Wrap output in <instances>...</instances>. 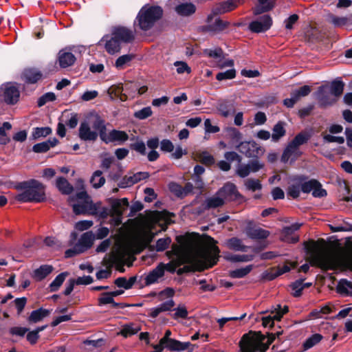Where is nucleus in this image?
<instances>
[{
    "mask_svg": "<svg viewBox=\"0 0 352 352\" xmlns=\"http://www.w3.org/2000/svg\"><path fill=\"white\" fill-rule=\"evenodd\" d=\"M16 188L23 190L16 196V199L19 202L41 203L46 199L45 185L35 179L19 182Z\"/></svg>",
    "mask_w": 352,
    "mask_h": 352,
    "instance_id": "1",
    "label": "nucleus"
},
{
    "mask_svg": "<svg viewBox=\"0 0 352 352\" xmlns=\"http://www.w3.org/2000/svg\"><path fill=\"white\" fill-rule=\"evenodd\" d=\"M306 254L311 266H317L322 270H335L338 267V261L331 255L321 253L318 243L314 240L304 242Z\"/></svg>",
    "mask_w": 352,
    "mask_h": 352,
    "instance_id": "2",
    "label": "nucleus"
},
{
    "mask_svg": "<svg viewBox=\"0 0 352 352\" xmlns=\"http://www.w3.org/2000/svg\"><path fill=\"white\" fill-rule=\"evenodd\" d=\"M163 15V10L159 6H144L138 12L133 23L134 29L146 32L150 30Z\"/></svg>",
    "mask_w": 352,
    "mask_h": 352,
    "instance_id": "3",
    "label": "nucleus"
},
{
    "mask_svg": "<svg viewBox=\"0 0 352 352\" xmlns=\"http://www.w3.org/2000/svg\"><path fill=\"white\" fill-rule=\"evenodd\" d=\"M220 250L218 246L212 245L205 254V258L208 263L206 267H204L201 261L197 258H188L185 261L186 263H190L191 265H185L177 270V274L181 276L185 273L194 272L195 271H203L205 268L212 267L219 261Z\"/></svg>",
    "mask_w": 352,
    "mask_h": 352,
    "instance_id": "4",
    "label": "nucleus"
},
{
    "mask_svg": "<svg viewBox=\"0 0 352 352\" xmlns=\"http://www.w3.org/2000/svg\"><path fill=\"white\" fill-rule=\"evenodd\" d=\"M265 339L261 331H250L241 337L239 352H266L270 346L264 343Z\"/></svg>",
    "mask_w": 352,
    "mask_h": 352,
    "instance_id": "5",
    "label": "nucleus"
},
{
    "mask_svg": "<svg viewBox=\"0 0 352 352\" xmlns=\"http://www.w3.org/2000/svg\"><path fill=\"white\" fill-rule=\"evenodd\" d=\"M217 195L220 196L224 201H245L244 197L239 192L236 186L232 182H226L223 186L220 188L217 193Z\"/></svg>",
    "mask_w": 352,
    "mask_h": 352,
    "instance_id": "6",
    "label": "nucleus"
},
{
    "mask_svg": "<svg viewBox=\"0 0 352 352\" xmlns=\"http://www.w3.org/2000/svg\"><path fill=\"white\" fill-rule=\"evenodd\" d=\"M238 151L248 157L258 158L263 155L265 149L255 141H244L236 145Z\"/></svg>",
    "mask_w": 352,
    "mask_h": 352,
    "instance_id": "7",
    "label": "nucleus"
},
{
    "mask_svg": "<svg viewBox=\"0 0 352 352\" xmlns=\"http://www.w3.org/2000/svg\"><path fill=\"white\" fill-rule=\"evenodd\" d=\"M3 91L1 96L3 101L8 104H15L18 102L20 97V92L16 86L12 82H8L1 87Z\"/></svg>",
    "mask_w": 352,
    "mask_h": 352,
    "instance_id": "8",
    "label": "nucleus"
},
{
    "mask_svg": "<svg viewBox=\"0 0 352 352\" xmlns=\"http://www.w3.org/2000/svg\"><path fill=\"white\" fill-rule=\"evenodd\" d=\"M272 25V19L269 14H264L258 19L250 23L248 29L254 33L265 32L270 29Z\"/></svg>",
    "mask_w": 352,
    "mask_h": 352,
    "instance_id": "9",
    "label": "nucleus"
},
{
    "mask_svg": "<svg viewBox=\"0 0 352 352\" xmlns=\"http://www.w3.org/2000/svg\"><path fill=\"white\" fill-rule=\"evenodd\" d=\"M98 45H104L107 52L109 54H114L119 52L121 50V44L118 42L112 34H105L100 40Z\"/></svg>",
    "mask_w": 352,
    "mask_h": 352,
    "instance_id": "10",
    "label": "nucleus"
},
{
    "mask_svg": "<svg viewBox=\"0 0 352 352\" xmlns=\"http://www.w3.org/2000/svg\"><path fill=\"white\" fill-rule=\"evenodd\" d=\"M111 33L120 44L121 43H129L133 42L135 39L133 32L124 26L113 28Z\"/></svg>",
    "mask_w": 352,
    "mask_h": 352,
    "instance_id": "11",
    "label": "nucleus"
},
{
    "mask_svg": "<svg viewBox=\"0 0 352 352\" xmlns=\"http://www.w3.org/2000/svg\"><path fill=\"white\" fill-rule=\"evenodd\" d=\"M263 167V163L260 162L258 158H254V160L249 161L247 164L240 166L236 170V173L239 177L244 178L248 176L250 173H256Z\"/></svg>",
    "mask_w": 352,
    "mask_h": 352,
    "instance_id": "12",
    "label": "nucleus"
},
{
    "mask_svg": "<svg viewBox=\"0 0 352 352\" xmlns=\"http://www.w3.org/2000/svg\"><path fill=\"white\" fill-rule=\"evenodd\" d=\"M111 216H123L124 212L129 207L127 198L110 199Z\"/></svg>",
    "mask_w": 352,
    "mask_h": 352,
    "instance_id": "13",
    "label": "nucleus"
},
{
    "mask_svg": "<svg viewBox=\"0 0 352 352\" xmlns=\"http://www.w3.org/2000/svg\"><path fill=\"white\" fill-rule=\"evenodd\" d=\"M43 73L35 67H28L23 69L21 78L26 84H35L43 78Z\"/></svg>",
    "mask_w": 352,
    "mask_h": 352,
    "instance_id": "14",
    "label": "nucleus"
},
{
    "mask_svg": "<svg viewBox=\"0 0 352 352\" xmlns=\"http://www.w3.org/2000/svg\"><path fill=\"white\" fill-rule=\"evenodd\" d=\"M244 1L245 0H227L220 2L214 7V13L222 14L229 12L243 4Z\"/></svg>",
    "mask_w": 352,
    "mask_h": 352,
    "instance_id": "15",
    "label": "nucleus"
},
{
    "mask_svg": "<svg viewBox=\"0 0 352 352\" xmlns=\"http://www.w3.org/2000/svg\"><path fill=\"white\" fill-rule=\"evenodd\" d=\"M78 137L82 141L95 142L98 137L97 131H92L86 121L82 122L78 129Z\"/></svg>",
    "mask_w": 352,
    "mask_h": 352,
    "instance_id": "16",
    "label": "nucleus"
},
{
    "mask_svg": "<svg viewBox=\"0 0 352 352\" xmlns=\"http://www.w3.org/2000/svg\"><path fill=\"white\" fill-rule=\"evenodd\" d=\"M129 139V135L124 131H120L117 129H113L105 135L104 140L102 142L105 144H109L111 142H118L119 144H122Z\"/></svg>",
    "mask_w": 352,
    "mask_h": 352,
    "instance_id": "17",
    "label": "nucleus"
},
{
    "mask_svg": "<svg viewBox=\"0 0 352 352\" xmlns=\"http://www.w3.org/2000/svg\"><path fill=\"white\" fill-rule=\"evenodd\" d=\"M307 177L303 175H296L292 178V181L298 183L300 186L301 191L304 193H309L313 190L315 187L316 179H311L309 181H306Z\"/></svg>",
    "mask_w": 352,
    "mask_h": 352,
    "instance_id": "18",
    "label": "nucleus"
},
{
    "mask_svg": "<svg viewBox=\"0 0 352 352\" xmlns=\"http://www.w3.org/2000/svg\"><path fill=\"white\" fill-rule=\"evenodd\" d=\"M170 217H175V214L169 212L166 210L161 212L156 211L155 214V220L158 223L159 226L162 228V230L165 231L168 227V225L173 223L170 220Z\"/></svg>",
    "mask_w": 352,
    "mask_h": 352,
    "instance_id": "19",
    "label": "nucleus"
},
{
    "mask_svg": "<svg viewBox=\"0 0 352 352\" xmlns=\"http://www.w3.org/2000/svg\"><path fill=\"white\" fill-rule=\"evenodd\" d=\"M76 60L75 56L72 52L60 50L58 54V61L61 68L73 65Z\"/></svg>",
    "mask_w": 352,
    "mask_h": 352,
    "instance_id": "20",
    "label": "nucleus"
},
{
    "mask_svg": "<svg viewBox=\"0 0 352 352\" xmlns=\"http://www.w3.org/2000/svg\"><path fill=\"white\" fill-rule=\"evenodd\" d=\"M164 275V267L162 265H157L151 270L145 277V285L148 286L158 282V279Z\"/></svg>",
    "mask_w": 352,
    "mask_h": 352,
    "instance_id": "21",
    "label": "nucleus"
},
{
    "mask_svg": "<svg viewBox=\"0 0 352 352\" xmlns=\"http://www.w3.org/2000/svg\"><path fill=\"white\" fill-rule=\"evenodd\" d=\"M196 10V6L190 2L181 3L175 8L177 14L182 16H190L195 13Z\"/></svg>",
    "mask_w": 352,
    "mask_h": 352,
    "instance_id": "22",
    "label": "nucleus"
},
{
    "mask_svg": "<svg viewBox=\"0 0 352 352\" xmlns=\"http://www.w3.org/2000/svg\"><path fill=\"white\" fill-rule=\"evenodd\" d=\"M270 234L268 230L261 228L248 227L246 229V234L251 239H265Z\"/></svg>",
    "mask_w": 352,
    "mask_h": 352,
    "instance_id": "23",
    "label": "nucleus"
},
{
    "mask_svg": "<svg viewBox=\"0 0 352 352\" xmlns=\"http://www.w3.org/2000/svg\"><path fill=\"white\" fill-rule=\"evenodd\" d=\"M51 313L49 309L42 307L32 311L28 318L29 323H37L42 321L45 318L47 317Z\"/></svg>",
    "mask_w": 352,
    "mask_h": 352,
    "instance_id": "24",
    "label": "nucleus"
},
{
    "mask_svg": "<svg viewBox=\"0 0 352 352\" xmlns=\"http://www.w3.org/2000/svg\"><path fill=\"white\" fill-rule=\"evenodd\" d=\"M54 267L50 265H42L33 272L32 277L36 281H41L52 272Z\"/></svg>",
    "mask_w": 352,
    "mask_h": 352,
    "instance_id": "25",
    "label": "nucleus"
},
{
    "mask_svg": "<svg viewBox=\"0 0 352 352\" xmlns=\"http://www.w3.org/2000/svg\"><path fill=\"white\" fill-rule=\"evenodd\" d=\"M324 86H320L317 92L319 106L321 108L332 106L336 101L335 99H331L327 94H324Z\"/></svg>",
    "mask_w": 352,
    "mask_h": 352,
    "instance_id": "26",
    "label": "nucleus"
},
{
    "mask_svg": "<svg viewBox=\"0 0 352 352\" xmlns=\"http://www.w3.org/2000/svg\"><path fill=\"white\" fill-rule=\"evenodd\" d=\"M285 122L278 121L272 128V141L278 142L286 135Z\"/></svg>",
    "mask_w": 352,
    "mask_h": 352,
    "instance_id": "27",
    "label": "nucleus"
},
{
    "mask_svg": "<svg viewBox=\"0 0 352 352\" xmlns=\"http://www.w3.org/2000/svg\"><path fill=\"white\" fill-rule=\"evenodd\" d=\"M94 239V238L91 232H87L82 234L76 244L80 250H83L84 252L92 246Z\"/></svg>",
    "mask_w": 352,
    "mask_h": 352,
    "instance_id": "28",
    "label": "nucleus"
},
{
    "mask_svg": "<svg viewBox=\"0 0 352 352\" xmlns=\"http://www.w3.org/2000/svg\"><path fill=\"white\" fill-rule=\"evenodd\" d=\"M225 244L228 248L234 251L247 252L248 248H249L248 246L243 245L242 241L237 237L228 239Z\"/></svg>",
    "mask_w": 352,
    "mask_h": 352,
    "instance_id": "29",
    "label": "nucleus"
},
{
    "mask_svg": "<svg viewBox=\"0 0 352 352\" xmlns=\"http://www.w3.org/2000/svg\"><path fill=\"white\" fill-rule=\"evenodd\" d=\"M337 292L345 296H352V283L341 279L337 286Z\"/></svg>",
    "mask_w": 352,
    "mask_h": 352,
    "instance_id": "30",
    "label": "nucleus"
},
{
    "mask_svg": "<svg viewBox=\"0 0 352 352\" xmlns=\"http://www.w3.org/2000/svg\"><path fill=\"white\" fill-rule=\"evenodd\" d=\"M56 187L63 195H69L74 190L72 185L63 177H59L56 179Z\"/></svg>",
    "mask_w": 352,
    "mask_h": 352,
    "instance_id": "31",
    "label": "nucleus"
},
{
    "mask_svg": "<svg viewBox=\"0 0 352 352\" xmlns=\"http://www.w3.org/2000/svg\"><path fill=\"white\" fill-rule=\"evenodd\" d=\"M68 272H63L59 274L54 280L50 284L48 289L50 292H57L64 283L66 277L69 276Z\"/></svg>",
    "mask_w": 352,
    "mask_h": 352,
    "instance_id": "32",
    "label": "nucleus"
},
{
    "mask_svg": "<svg viewBox=\"0 0 352 352\" xmlns=\"http://www.w3.org/2000/svg\"><path fill=\"white\" fill-rule=\"evenodd\" d=\"M93 128L97 131L98 136L102 141L107 135V126L104 120L99 116L97 117L93 123Z\"/></svg>",
    "mask_w": 352,
    "mask_h": 352,
    "instance_id": "33",
    "label": "nucleus"
},
{
    "mask_svg": "<svg viewBox=\"0 0 352 352\" xmlns=\"http://www.w3.org/2000/svg\"><path fill=\"white\" fill-rule=\"evenodd\" d=\"M294 142L292 140L288 143L285 148L284 149L283 154L280 157V161L283 163L288 162L289 158L293 154L296 153V151L299 147H297Z\"/></svg>",
    "mask_w": 352,
    "mask_h": 352,
    "instance_id": "34",
    "label": "nucleus"
},
{
    "mask_svg": "<svg viewBox=\"0 0 352 352\" xmlns=\"http://www.w3.org/2000/svg\"><path fill=\"white\" fill-rule=\"evenodd\" d=\"M223 257L226 261H231L233 263L248 262V261H251L254 259V255H251V254L238 255V254H232L228 252L225 254Z\"/></svg>",
    "mask_w": 352,
    "mask_h": 352,
    "instance_id": "35",
    "label": "nucleus"
},
{
    "mask_svg": "<svg viewBox=\"0 0 352 352\" xmlns=\"http://www.w3.org/2000/svg\"><path fill=\"white\" fill-rule=\"evenodd\" d=\"M225 204V201L220 196L207 198L205 201V210L217 208Z\"/></svg>",
    "mask_w": 352,
    "mask_h": 352,
    "instance_id": "36",
    "label": "nucleus"
},
{
    "mask_svg": "<svg viewBox=\"0 0 352 352\" xmlns=\"http://www.w3.org/2000/svg\"><path fill=\"white\" fill-rule=\"evenodd\" d=\"M253 269L252 265L241 267L229 272V276L232 278H241L247 276Z\"/></svg>",
    "mask_w": 352,
    "mask_h": 352,
    "instance_id": "37",
    "label": "nucleus"
},
{
    "mask_svg": "<svg viewBox=\"0 0 352 352\" xmlns=\"http://www.w3.org/2000/svg\"><path fill=\"white\" fill-rule=\"evenodd\" d=\"M52 131L50 126L35 127L33 129L31 139L36 140L41 137H47L52 133Z\"/></svg>",
    "mask_w": 352,
    "mask_h": 352,
    "instance_id": "38",
    "label": "nucleus"
},
{
    "mask_svg": "<svg viewBox=\"0 0 352 352\" xmlns=\"http://www.w3.org/2000/svg\"><path fill=\"white\" fill-rule=\"evenodd\" d=\"M102 175V172L100 170H97L93 173L90 179V183L94 188H99L104 184L105 178Z\"/></svg>",
    "mask_w": 352,
    "mask_h": 352,
    "instance_id": "39",
    "label": "nucleus"
},
{
    "mask_svg": "<svg viewBox=\"0 0 352 352\" xmlns=\"http://www.w3.org/2000/svg\"><path fill=\"white\" fill-rule=\"evenodd\" d=\"M323 336L320 333H314L304 342L302 346L305 351L311 349L322 340Z\"/></svg>",
    "mask_w": 352,
    "mask_h": 352,
    "instance_id": "40",
    "label": "nucleus"
},
{
    "mask_svg": "<svg viewBox=\"0 0 352 352\" xmlns=\"http://www.w3.org/2000/svg\"><path fill=\"white\" fill-rule=\"evenodd\" d=\"M344 83L341 80H335L332 81L330 87V91L336 97L340 96L344 91Z\"/></svg>",
    "mask_w": 352,
    "mask_h": 352,
    "instance_id": "41",
    "label": "nucleus"
},
{
    "mask_svg": "<svg viewBox=\"0 0 352 352\" xmlns=\"http://www.w3.org/2000/svg\"><path fill=\"white\" fill-rule=\"evenodd\" d=\"M134 58L135 55L133 54L120 56L116 59L115 66L118 69H123L126 65H128Z\"/></svg>",
    "mask_w": 352,
    "mask_h": 352,
    "instance_id": "42",
    "label": "nucleus"
},
{
    "mask_svg": "<svg viewBox=\"0 0 352 352\" xmlns=\"http://www.w3.org/2000/svg\"><path fill=\"white\" fill-rule=\"evenodd\" d=\"M139 331H140V326L131 323L124 325L120 331V333L124 338H127L129 336L136 334Z\"/></svg>",
    "mask_w": 352,
    "mask_h": 352,
    "instance_id": "43",
    "label": "nucleus"
},
{
    "mask_svg": "<svg viewBox=\"0 0 352 352\" xmlns=\"http://www.w3.org/2000/svg\"><path fill=\"white\" fill-rule=\"evenodd\" d=\"M311 88L310 86L304 85L302 87H300L298 89L294 90L291 93V95H292L296 98V100L298 101L302 97H305L308 96L311 93Z\"/></svg>",
    "mask_w": 352,
    "mask_h": 352,
    "instance_id": "44",
    "label": "nucleus"
},
{
    "mask_svg": "<svg viewBox=\"0 0 352 352\" xmlns=\"http://www.w3.org/2000/svg\"><path fill=\"white\" fill-rule=\"evenodd\" d=\"M203 54L210 58L215 59L223 58V51L221 47H217L215 49H205L203 51Z\"/></svg>",
    "mask_w": 352,
    "mask_h": 352,
    "instance_id": "45",
    "label": "nucleus"
},
{
    "mask_svg": "<svg viewBox=\"0 0 352 352\" xmlns=\"http://www.w3.org/2000/svg\"><path fill=\"white\" fill-rule=\"evenodd\" d=\"M331 22L336 27H341L348 24H352V14L349 16L342 17L333 16Z\"/></svg>",
    "mask_w": 352,
    "mask_h": 352,
    "instance_id": "46",
    "label": "nucleus"
},
{
    "mask_svg": "<svg viewBox=\"0 0 352 352\" xmlns=\"http://www.w3.org/2000/svg\"><path fill=\"white\" fill-rule=\"evenodd\" d=\"M311 135L306 131H302L298 133L292 140L297 147L306 144L310 139Z\"/></svg>",
    "mask_w": 352,
    "mask_h": 352,
    "instance_id": "47",
    "label": "nucleus"
},
{
    "mask_svg": "<svg viewBox=\"0 0 352 352\" xmlns=\"http://www.w3.org/2000/svg\"><path fill=\"white\" fill-rule=\"evenodd\" d=\"M199 162L207 166H210L215 163L214 157L210 155L208 151L201 152L198 156Z\"/></svg>",
    "mask_w": 352,
    "mask_h": 352,
    "instance_id": "48",
    "label": "nucleus"
},
{
    "mask_svg": "<svg viewBox=\"0 0 352 352\" xmlns=\"http://www.w3.org/2000/svg\"><path fill=\"white\" fill-rule=\"evenodd\" d=\"M274 8V0H271L270 2L267 3L266 5H260L257 6L253 8V14L254 15H259L264 12H269Z\"/></svg>",
    "mask_w": 352,
    "mask_h": 352,
    "instance_id": "49",
    "label": "nucleus"
},
{
    "mask_svg": "<svg viewBox=\"0 0 352 352\" xmlns=\"http://www.w3.org/2000/svg\"><path fill=\"white\" fill-rule=\"evenodd\" d=\"M230 24V22L224 21L220 18H217L215 19V21L212 23L213 32H221L228 28Z\"/></svg>",
    "mask_w": 352,
    "mask_h": 352,
    "instance_id": "50",
    "label": "nucleus"
},
{
    "mask_svg": "<svg viewBox=\"0 0 352 352\" xmlns=\"http://www.w3.org/2000/svg\"><path fill=\"white\" fill-rule=\"evenodd\" d=\"M236 69L232 68L230 69H228L223 72H219L216 75V79L219 81H222L224 80H231L236 77Z\"/></svg>",
    "mask_w": 352,
    "mask_h": 352,
    "instance_id": "51",
    "label": "nucleus"
},
{
    "mask_svg": "<svg viewBox=\"0 0 352 352\" xmlns=\"http://www.w3.org/2000/svg\"><path fill=\"white\" fill-rule=\"evenodd\" d=\"M304 278H300L296 280V281L292 283L289 287L292 288L294 293H292V296L294 297H300L302 295L303 287H302V283L304 281Z\"/></svg>",
    "mask_w": 352,
    "mask_h": 352,
    "instance_id": "52",
    "label": "nucleus"
},
{
    "mask_svg": "<svg viewBox=\"0 0 352 352\" xmlns=\"http://www.w3.org/2000/svg\"><path fill=\"white\" fill-rule=\"evenodd\" d=\"M301 226L300 223H295L289 226L283 228L281 232V238L289 237L294 234V232L299 230Z\"/></svg>",
    "mask_w": 352,
    "mask_h": 352,
    "instance_id": "53",
    "label": "nucleus"
},
{
    "mask_svg": "<svg viewBox=\"0 0 352 352\" xmlns=\"http://www.w3.org/2000/svg\"><path fill=\"white\" fill-rule=\"evenodd\" d=\"M246 188L252 192L260 190L262 188V184L258 179H248L245 182Z\"/></svg>",
    "mask_w": 352,
    "mask_h": 352,
    "instance_id": "54",
    "label": "nucleus"
},
{
    "mask_svg": "<svg viewBox=\"0 0 352 352\" xmlns=\"http://www.w3.org/2000/svg\"><path fill=\"white\" fill-rule=\"evenodd\" d=\"M171 243V239L169 236L159 239L156 241L155 250L157 252H163L166 250Z\"/></svg>",
    "mask_w": 352,
    "mask_h": 352,
    "instance_id": "55",
    "label": "nucleus"
},
{
    "mask_svg": "<svg viewBox=\"0 0 352 352\" xmlns=\"http://www.w3.org/2000/svg\"><path fill=\"white\" fill-rule=\"evenodd\" d=\"M153 111L150 107H144L134 113L133 116L139 120H145L152 116Z\"/></svg>",
    "mask_w": 352,
    "mask_h": 352,
    "instance_id": "56",
    "label": "nucleus"
},
{
    "mask_svg": "<svg viewBox=\"0 0 352 352\" xmlns=\"http://www.w3.org/2000/svg\"><path fill=\"white\" fill-rule=\"evenodd\" d=\"M300 191L301 189L300 184H298L297 182H295V184L288 186L287 193L288 196L296 199L299 197Z\"/></svg>",
    "mask_w": 352,
    "mask_h": 352,
    "instance_id": "57",
    "label": "nucleus"
},
{
    "mask_svg": "<svg viewBox=\"0 0 352 352\" xmlns=\"http://www.w3.org/2000/svg\"><path fill=\"white\" fill-rule=\"evenodd\" d=\"M56 98V95L53 92L45 93L38 99L37 105L38 107H41L47 102L54 101Z\"/></svg>",
    "mask_w": 352,
    "mask_h": 352,
    "instance_id": "58",
    "label": "nucleus"
},
{
    "mask_svg": "<svg viewBox=\"0 0 352 352\" xmlns=\"http://www.w3.org/2000/svg\"><path fill=\"white\" fill-rule=\"evenodd\" d=\"M315 187L312 190V195L314 197L322 198L327 195V190L322 188L321 183L316 179Z\"/></svg>",
    "mask_w": 352,
    "mask_h": 352,
    "instance_id": "59",
    "label": "nucleus"
},
{
    "mask_svg": "<svg viewBox=\"0 0 352 352\" xmlns=\"http://www.w3.org/2000/svg\"><path fill=\"white\" fill-rule=\"evenodd\" d=\"M113 299L109 292L101 293L98 298V305L103 306L110 304L113 302Z\"/></svg>",
    "mask_w": 352,
    "mask_h": 352,
    "instance_id": "60",
    "label": "nucleus"
},
{
    "mask_svg": "<svg viewBox=\"0 0 352 352\" xmlns=\"http://www.w3.org/2000/svg\"><path fill=\"white\" fill-rule=\"evenodd\" d=\"M130 148L135 151L142 155H145L146 153V145L143 141H137L131 144Z\"/></svg>",
    "mask_w": 352,
    "mask_h": 352,
    "instance_id": "61",
    "label": "nucleus"
},
{
    "mask_svg": "<svg viewBox=\"0 0 352 352\" xmlns=\"http://www.w3.org/2000/svg\"><path fill=\"white\" fill-rule=\"evenodd\" d=\"M175 312L172 315V318L175 320L179 318L186 319L188 317V311L184 305L179 306L175 309Z\"/></svg>",
    "mask_w": 352,
    "mask_h": 352,
    "instance_id": "62",
    "label": "nucleus"
},
{
    "mask_svg": "<svg viewBox=\"0 0 352 352\" xmlns=\"http://www.w3.org/2000/svg\"><path fill=\"white\" fill-rule=\"evenodd\" d=\"M153 237L152 234L147 240H140L135 243L134 248L137 253L142 252L151 242Z\"/></svg>",
    "mask_w": 352,
    "mask_h": 352,
    "instance_id": "63",
    "label": "nucleus"
},
{
    "mask_svg": "<svg viewBox=\"0 0 352 352\" xmlns=\"http://www.w3.org/2000/svg\"><path fill=\"white\" fill-rule=\"evenodd\" d=\"M184 262H181L179 261H170L167 264H164L163 263H160L159 265H162V267H164V271L167 270L170 273H175L176 271V269L178 266L183 264Z\"/></svg>",
    "mask_w": 352,
    "mask_h": 352,
    "instance_id": "64",
    "label": "nucleus"
}]
</instances>
